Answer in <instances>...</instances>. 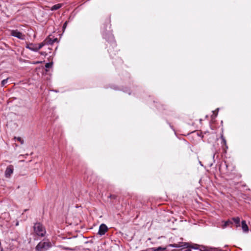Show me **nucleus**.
I'll list each match as a JSON object with an SVG mask.
<instances>
[{"instance_id":"obj_1","label":"nucleus","mask_w":251,"mask_h":251,"mask_svg":"<svg viewBox=\"0 0 251 251\" xmlns=\"http://www.w3.org/2000/svg\"><path fill=\"white\" fill-rule=\"evenodd\" d=\"M34 231L39 236L44 237L46 233L44 226L40 223H36L34 226Z\"/></svg>"},{"instance_id":"obj_2","label":"nucleus","mask_w":251,"mask_h":251,"mask_svg":"<svg viewBox=\"0 0 251 251\" xmlns=\"http://www.w3.org/2000/svg\"><path fill=\"white\" fill-rule=\"evenodd\" d=\"M51 247V243L50 241H41L36 246L35 249L37 251H44L48 250Z\"/></svg>"},{"instance_id":"obj_3","label":"nucleus","mask_w":251,"mask_h":251,"mask_svg":"<svg viewBox=\"0 0 251 251\" xmlns=\"http://www.w3.org/2000/svg\"><path fill=\"white\" fill-rule=\"evenodd\" d=\"M11 35L21 40L25 39V35L18 30H12L11 31Z\"/></svg>"},{"instance_id":"obj_4","label":"nucleus","mask_w":251,"mask_h":251,"mask_svg":"<svg viewBox=\"0 0 251 251\" xmlns=\"http://www.w3.org/2000/svg\"><path fill=\"white\" fill-rule=\"evenodd\" d=\"M108 228L107 226L104 224H102L100 225L99 227V230L98 233L100 235H103L105 234V233L107 231Z\"/></svg>"},{"instance_id":"obj_5","label":"nucleus","mask_w":251,"mask_h":251,"mask_svg":"<svg viewBox=\"0 0 251 251\" xmlns=\"http://www.w3.org/2000/svg\"><path fill=\"white\" fill-rule=\"evenodd\" d=\"M13 172V167L11 165L8 166L5 172V176L6 177H9Z\"/></svg>"},{"instance_id":"obj_6","label":"nucleus","mask_w":251,"mask_h":251,"mask_svg":"<svg viewBox=\"0 0 251 251\" xmlns=\"http://www.w3.org/2000/svg\"><path fill=\"white\" fill-rule=\"evenodd\" d=\"M26 48L34 51H37L38 49L37 48V44L27 43L26 45Z\"/></svg>"},{"instance_id":"obj_7","label":"nucleus","mask_w":251,"mask_h":251,"mask_svg":"<svg viewBox=\"0 0 251 251\" xmlns=\"http://www.w3.org/2000/svg\"><path fill=\"white\" fill-rule=\"evenodd\" d=\"M222 139V147L223 148V150H224L225 152H226V150L228 148V147L226 145V140L225 139V138L223 137L222 136L221 137Z\"/></svg>"},{"instance_id":"obj_8","label":"nucleus","mask_w":251,"mask_h":251,"mask_svg":"<svg viewBox=\"0 0 251 251\" xmlns=\"http://www.w3.org/2000/svg\"><path fill=\"white\" fill-rule=\"evenodd\" d=\"M242 228L244 232H248L249 231L248 226L245 220L242 221Z\"/></svg>"},{"instance_id":"obj_9","label":"nucleus","mask_w":251,"mask_h":251,"mask_svg":"<svg viewBox=\"0 0 251 251\" xmlns=\"http://www.w3.org/2000/svg\"><path fill=\"white\" fill-rule=\"evenodd\" d=\"M51 36V35H50L45 40L46 44L52 45L53 44V41Z\"/></svg>"},{"instance_id":"obj_10","label":"nucleus","mask_w":251,"mask_h":251,"mask_svg":"<svg viewBox=\"0 0 251 251\" xmlns=\"http://www.w3.org/2000/svg\"><path fill=\"white\" fill-rule=\"evenodd\" d=\"M166 249V247H159L158 248H151L150 250H151V251H165Z\"/></svg>"},{"instance_id":"obj_11","label":"nucleus","mask_w":251,"mask_h":251,"mask_svg":"<svg viewBox=\"0 0 251 251\" xmlns=\"http://www.w3.org/2000/svg\"><path fill=\"white\" fill-rule=\"evenodd\" d=\"M62 4L61 3H58L57 4L54 5L53 6H52L50 8V10L52 11L56 10L57 9H59L62 6Z\"/></svg>"},{"instance_id":"obj_12","label":"nucleus","mask_w":251,"mask_h":251,"mask_svg":"<svg viewBox=\"0 0 251 251\" xmlns=\"http://www.w3.org/2000/svg\"><path fill=\"white\" fill-rule=\"evenodd\" d=\"M232 221H233L236 225V227L240 226V219L239 217H234L232 219Z\"/></svg>"},{"instance_id":"obj_13","label":"nucleus","mask_w":251,"mask_h":251,"mask_svg":"<svg viewBox=\"0 0 251 251\" xmlns=\"http://www.w3.org/2000/svg\"><path fill=\"white\" fill-rule=\"evenodd\" d=\"M46 44L45 41L44 40L43 42L41 43L40 44H37V48L38 49V50L41 49L43 46H44Z\"/></svg>"},{"instance_id":"obj_14","label":"nucleus","mask_w":251,"mask_h":251,"mask_svg":"<svg viewBox=\"0 0 251 251\" xmlns=\"http://www.w3.org/2000/svg\"><path fill=\"white\" fill-rule=\"evenodd\" d=\"M232 223H232V221H231V220H228V221H226V222L225 223V224L224 225L223 227H226V226H230V225H232Z\"/></svg>"},{"instance_id":"obj_15","label":"nucleus","mask_w":251,"mask_h":251,"mask_svg":"<svg viewBox=\"0 0 251 251\" xmlns=\"http://www.w3.org/2000/svg\"><path fill=\"white\" fill-rule=\"evenodd\" d=\"M14 139H17L18 141H19L21 144H23L24 143V140L21 137H16L14 138Z\"/></svg>"},{"instance_id":"obj_16","label":"nucleus","mask_w":251,"mask_h":251,"mask_svg":"<svg viewBox=\"0 0 251 251\" xmlns=\"http://www.w3.org/2000/svg\"><path fill=\"white\" fill-rule=\"evenodd\" d=\"M8 78H7L6 79H3L1 82V87L4 86L8 81Z\"/></svg>"},{"instance_id":"obj_17","label":"nucleus","mask_w":251,"mask_h":251,"mask_svg":"<svg viewBox=\"0 0 251 251\" xmlns=\"http://www.w3.org/2000/svg\"><path fill=\"white\" fill-rule=\"evenodd\" d=\"M52 64H53L52 62L47 63L46 64L45 67L47 68H51L52 66Z\"/></svg>"},{"instance_id":"obj_18","label":"nucleus","mask_w":251,"mask_h":251,"mask_svg":"<svg viewBox=\"0 0 251 251\" xmlns=\"http://www.w3.org/2000/svg\"><path fill=\"white\" fill-rule=\"evenodd\" d=\"M108 198H109L111 199L115 200L117 198V196L115 195L111 194L109 195Z\"/></svg>"},{"instance_id":"obj_19","label":"nucleus","mask_w":251,"mask_h":251,"mask_svg":"<svg viewBox=\"0 0 251 251\" xmlns=\"http://www.w3.org/2000/svg\"><path fill=\"white\" fill-rule=\"evenodd\" d=\"M67 24H68L67 21H66L64 23V24H63V29H64L66 27Z\"/></svg>"},{"instance_id":"obj_20","label":"nucleus","mask_w":251,"mask_h":251,"mask_svg":"<svg viewBox=\"0 0 251 251\" xmlns=\"http://www.w3.org/2000/svg\"><path fill=\"white\" fill-rule=\"evenodd\" d=\"M52 40H53V43H54V42H57L58 39H57V38H54V39H52Z\"/></svg>"},{"instance_id":"obj_21","label":"nucleus","mask_w":251,"mask_h":251,"mask_svg":"<svg viewBox=\"0 0 251 251\" xmlns=\"http://www.w3.org/2000/svg\"><path fill=\"white\" fill-rule=\"evenodd\" d=\"M40 54L41 55H46L47 54L45 52H42V51L40 52Z\"/></svg>"},{"instance_id":"obj_22","label":"nucleus","mask_w":251,"mask_h":251,"mask_svg":"<svg viewBox=\"0 0 251 251\" xmlns=\"http://www.w3.org/2000/svg\"><path fill=\"white\" fill-rule=\"evenodd\" d=\"M170 246L173 247H177V245L176 244L174 245H170Z\"/></svg>"},{"instance_id":"obj_23","label":"nucleus","mask_w":251,"mask_h":251,"mask_svg":"<svg viewBox=\"0 0 251 251\" xmlns=\"http://www.w3.org/2000/svg\"><path fill=\"white\" fill-rule=\"evenodd\" d=\"M42 63V61H37L35 63H34V64H39V63Z\"/></svg>"},{"instance_id":"obj_24","label":"nucleus","mask_w":251,"mask_h":251,"mask_svg":"<svg viewBox=\"0 0 251 251\" xmlns=\"http://www.w3.org/2000/svg\"><path fill=\"white\" fill-rule=\"evenodd\" d=\"M185 251H191L189 249H187V250H185Z\"/></svg>"},{"instance_id":"obj_25","label":"nucleus","mask_w":251,"mask_h":251,"mask_svg":"<svg viewBox=\"0 0 251 251\" xmlns=\"http://www.w3.org/2000/svg\"><path fill=\"white\" fill-rule=\"evenodd\" d=\"M66 250H70V249L69 248H66Z\"/></svg>"}]
</instances>
